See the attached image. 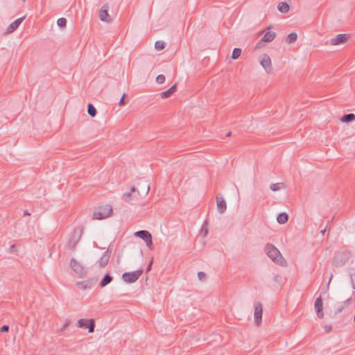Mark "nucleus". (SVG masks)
Returning <instances> with one entry per match:
<instances>
[{"instance_id":"1","label":"nucleus","mask_w":355,"mask_h":355,"mask_svg":"<svg viewBox=\"0 0 355 355\" xmlns=\"http://www.w3.org/2000/svg\"><path fill=\"white\" fill-rule=\"evenodd\" d=\"M354 263V257L349 251H338L336 252L333 261L335 266H343Z\"/></svg>"},{"instance_id":"49","label":"nucleus","mask_w":355,"mask_h":355,"mask_svg":"<svg viewBox=\"0 0 355 355\" xmlns=\"http://www.w3.org/2000/svg\"><path fill=\"white\" fill-rule=\"evenodd\" d=\"M153 265V261L151 260L147 266L150 267Z\"/></svg>"},{"instance_id":"23","label":"nucleus","mask_w":355,"mask_h":355,"mask_svg":"<svg viewBox=\"0 0 355 355\" xmlns=\"http://www.w3.org/2000/svg\"><path fill=\"white\" fill-rule=\"evenodd\" d=\"M137 193H133L130 191V192L126 193L123 196V199L124 201L127 202H130L131 200L137 198Z\"/></svg>"},{"instance_id":"40","label":"nucleus","mask_w":355,"mask_h":355,"mask_svg":"<svg viewBox=\"0 0 355 355\" xmlns=\"http://www.w3.org/2000/svg\"><path fill=\"white\" fill-rule=\"evenodd\" d=\"M125 96V94L123 93L122 97L121 98V99H120V101L119 102V106H123V105H125L126 104V103H125V101L124 100Z\"/></svg>"},{"instance_id":"13","label":"nucleus","mask_w":355,"mask_h":355,"mask_svg":"<svg viewBox=\"0 0 355 355\" xmlns=\"http://www.w3.org/2000/svg\"><path fill=\"white\" fill-rule=\"evenodd\" d=\"M349 36L345 33H340L337 35L335 37L331 38L330 40V44L333 46L339 45L343 44L347 41Z\"/></svg>"},{"instance_id":"26","label":"nucleus","mask_w":355,"mask_h":355,"mask_svg":"<svg viewBox=\"0 0 355 355\" xmlns=\"http://www.w3.org/2000/svg\"><path fill=\"white\" fill-rule=\"evenodd\" d=\"M297 35L295 32L291 33L288 35L286 38V42L287 43L291 44L295 42L297 40Z\"/></svg>"},{"instance_id":"41","label":"nucleus","mask_w":355,"mask_h":355,"mask_svg":"<svg viewBox=\"0 0 355 355\" xmlns=\"http://www.w3.org/2000/svg\"><path fill=\"white\" fill-rule=\"evenodd\" d=\"M9 326L8 325H3L0 329L1 333L8 332L9 331Z\"/></svg>"},{"instance_id":"47","label":"nucleus","mask_w":355,"mask_h":355,"mask_svg":"<svg viewBox=\"0 0 355 355\" xmlns=\"http://www.w3.org/2000/svg\"><path fill=\"white\" fill-rule=\"evenodd\" d=\"M24 216H30L31 214L28 212V210H25L24 212Z\"/></svg>"},{"instance_id":"19","label":"nucleus","mask_w":355,"mask_h":355,"mask_svg":"<svg viewBox=\"0 0 355 355\" xmlns=\"http://www.w3.org/2000/svg\"><path fill=\"white\" fill-rule=\"evenodd\" d=\"M176 90H177V85L174 84L166 91L160 93V96L162 98H167L170 97L174 92H175Z\"/></svg>"},{"instance_id":"16","label":"nucleus","mask_w":355,"mask_h":355,"mask_svg":"<svg viewBox=\"0 0 355 355\" xmlns=\"http://www.w3.org/2000/svg\"><path fill=\"white\" fill-rule=\"evenodd\" d=\"M24 18H25V17H19V18L17 19L16 20H15L13 22H12L9 25V26L7 28L5 33L9 34V33H12V32H14L19 27L20 24L24 19Z\"/></svg>"},{"instance_id":"24","label":"nucleus","mask_w":355,"mask_h":355,"mask_svg":"<svg viewBox=\"0 0 355 355\" xmlns=\"http://www.w3.org/2000/svg\"><path fill=\"white\" fill-rule=\"evenodd\" d=\"M288 220V215L286 212L280 213L277 216V221L279 224H284Z\"/></svg>"},{"instance_id":"2","label":"nucleus","mask_w":355,"mask_h":355,"mask_svg":"<svg viewBox=\"0 0 355 355\" xmlns=\"http://www.w3.org/2000/svg\"><path fill=\"white\" fill-rule=\"evenodd\" d=\"M83 229L80 227L75 228L70 234L69 241L67 243L66 250L70 252L75 250L77 243L79 242Z\"/></svg>"},{"instance_id":"43","label":"nucleus","mask_w":355,"mask_h":355,"mask_svg":"<svg viewBox=\"0 0 355 355\" xmlns=\"http://www.w3.org/2000/svg\"><path fill=\"white\" fill-rule=\"evenodd\" d=\"M17 251V246L15 245H12L10 247V252L11 253H14Z\"/></svg>"},{"instance_id":"11","label":"nucleus","mask_w":355,"mask_h":355,"mask_svg":"<svg viewBox=\"0 0 355 355\" xmlns=\"http://www.w3.org/2000/svg\"><path fill=\"white\" fill-rule=\"evenodd\" d=\"M109 6L107 4L103 5L99 11V19L102 21L110 22L112 17L108 14Z\"/></svg>"},{"instance_id":"22","label":"nucleus","mask_w":355,"mask_h":355,"mask_svg":"<svg viewBox=\"0 0 355 355\" xmlns=\"http://www.w3.org/2000/svg\"><path fill=\"white\" fill-rule=\"evenodd\" d=\"M112 279H113L112 277L110 274L107 273L101 279V281L100 282L99 286L101 288H103V287L106 286L107 284H109L112 281Z\"/></svg>"},{"instance_id":"3","label":"nucleus","mask_w":355,"mask_h":355,"mask_svg":"<svg viewBox=\"0 0 355 355\" xmlns=\"http://www.w3.org/2000/svg\"><path fill=\"white\" fill-rule=\"evenodd\" d=\"M264 251L268 257L270 258L274 262L277 264L282 263L283 257L279 250L272 244H266L264 248Z\"/></svg>"},{"instance_id":"14","label":"nucleus","mask_w":355,"mask_h":355,"mask_svg":"<svg viewBox=\"0 0 355 355\" xmlns=\"http://www.w3.org/2000/svg\"><path fill=\"white\" fill-rule=\"evenodd\" d=\"M262 313H263V308L262 304L260 302H257L254 305V320L257 324H259L261 318H262Z\"/></svg>"},{"instance_id":"28","label":"nucleus","mask_w":355,"mask_h":355,"mask_svg":"<svg viewBox=\"0 0 355 355\" xmlns=\"http://www.w3.org/2000/svg\"><path fill=\"white\" fill-rule=\"evenodd\" d=\"M87 112L92 116L94 117L96 115L97 111L95 107L92 103H89L87 105Z\"/></svg>"},{"instance_id":"51","label":"nucleus","mask_w":355,"mask_h":355,"mask_svg":"<svg viewBox=\"0 0 355 355\" xmlns=\"http://www.w3.org/2000/svg\"><path fill=\"white\" fill-rule=\"evenodd\" d=\"M232 132H228L227 134H226V137H228L231 135Z\"/></svg>"},{"instance_id":"5","label":"nucleus","mask_w":355,"mask_h":355,"mask_svg":"<svg viewBox=\"0 0 355 355\" xmlns=\"http://www.w3.org/2000/svg\"><path fill=\"white\" fill-rule=\"evenodd\" d=\"M112 213V207L110 205L98 207L94 212L93 219L102 220L109 217Z\"/></svg>"},{"instance_id":"8","label":"nucleus","mask_w":355,"mask_h":355,"mask_svg":"<svg viewBox=\"0 0 355 355\" xmlns=\"http://www.w3.org/2000/svg\"><path fill=\"white\" fill-rule=\"evenodd\" d=\"M76 326L79 328H87L89 333H93L95 329V321L94 319H80L76 323Z\"/></svg>"},{"instance_id":"37","label":"nucleus","mask_w":355,"mask_h":355,"mask_svg":"<svg viewBox=\"0 0 355 355\" xmlns=\"http://www.w3.org/2000/svg\"><path fill=\"white\" fill-rule=\"evenodd\" d=\"M165 80H166V78L164 75L162 74H160V75H158L157 77H156V82L158 83V84H162L165 82Z\"/></svg>"},{"instance_id":"45","label":"nucleus","mask_w":355,"mask_h":355,"mask_svg":"<svg viewBox=\"0 0 355 355\" xmlns=\"http://www.w3.org/2000/svg\"><path fill=\"white\" fill-rule=\"evenodd\" d=\"M331 329H332V327L330 325L329 326L327 325V326L324 327V330H325L326 332L330 331L331 330Z\"/></svg>"},{"instance_id":"31","label":"nucleus","mask_w":355,"mask_h":355,"mask_svg":"<svg viewBox=\"0 0 355 355\" xmlns=\"http://www.w3.org/2000/svg\"><path fill=\"white\" fill-rule=\"evenodd\" d=\"M241 54V49L240 48H234L232 53V58L236 60L239 58Z\"/></svg>"},{"instance_id":"4","label":"nucleus","mask_w":355,"mask_h":355,"mask_svg":"<svg viewBox=\"0 0 355 355\" xmlns=\"http://www.w3.org/2000/svg\"><path fill=\"white\" fill-rule=\"evenodd\" d=\"M149 190L150 184L148 181L144 178L139 180L137 187H132L131 188V191L137 193V196L139 197L146 196L148 193Z\"/></svg>"},{"instance_id":"18","label":"nucleus","mask_w":355,"mask_h":355,"mask_svg":"<svg viewBox=\"0 0 355 355\" xmlns=\"http://www.w3.org/2000/svg\"><path fill=\"white\" fill-rule=\"evenodd\" d=\"M110 258V252L107 250L104 252L103 254L99 260V266H106L108 264Z\"/></svg>"},{"instance_id":"9","label":"nucleus","mask_w":355,"mask_h":355,"mask_svg":"<svg viewBox=\"0 0 355 355\" xmlns=\"http://www.w3.org/2000/svg\"><path fill=\"white\" fill-rule=\"evenodd\" d=\"M98 278L92 277L89 279L83 282H78L76 284V286L82 290H86L88 288H92L97 282Z\"/></svg>"},{"instance_id":"10","label":"nucleus","mask_w":355,"mask_h":355,"mask_svg":"<svg viewBox=\"0 0 355 355\" xmlns=\"http://www.w3.org/2000/svg\"><path fill=\"white\" fill-rule=\"evenodd\" d=\"M260 64L267 73L272 71V62L270 56L268 54H263L260 58Z\"/></svg>"},{"instance_id":"46","label":"nucleus","mask_w":355,"mask_h":355,"mask_svg":"<svg viewBox=\"0 0 355 355\" xmlns=\"http://www.w3.org/2000/svg\"><path fill=\"white\" fill-rule=\"evenodd\" d=\"M121 257H122V254H119L118 256H117L116 262H117L118 264L120 263V259H121Z\"/></svg>"},{"instance_id":"21","label":"nucleus","mask_w":355,"mask_h":355,"mask_svg":"<svg viewBox=\"0 0 355 355\" xmlns=\"http://www.w3.org/2000/svg\"><path fill=\"white\" fill-rule=\"evenodd\" d=\"M290 6L286 2H280L277 5V10L279 12L286 14L289 11Z\"/></svg>"},{"instance_id":"52","label":"nucleus","mask_w":355,"mask_h":355,"mask_svg":"<svg viewBox=\"0 0 355 355\" xmlns=\"http://www.w3.org/2000/svg\"><path fill=\"white\" fill-rule=\"evenodd\" d=\"M150 269H151V268L148 267V268H147V272H148V271H149Z\"/></svg>"},{"instance_id":"32","label":"nucleus","mask_w":355,"mask_h":355,"mask_svg":"<svg viewBox=\"0 0 355 355\" xmlns=\"http://www.w3.org/2000/svg\"><path fill=\"white\" fill-rule=\"evenodd\" d=\"M165 46H166L165 42L164 41H162V40H158L155 44V48L157 51L163 50L165 48Z\"/></svg>"},{"instance_id":"6","label":"nucleus","mask_w":355,"mask_h":355,"mask_svg":"<svg viewBox=\"0 0 355 355\" xmlns=\"http://www.w3.org/2000/svg\"><path fill=\"white\" fill-rule=\"evenodd\" d=\"M142 270H137L133 272H124L122 275V279L126 283L132 284L137 281L142 275Z\"/></svg>"},{"instance_id":"7","label":"nucleus","mask_w":355,"mask_h":355,"mask_svg":"<svg viewBox=\"0 0 355 355\" xmlns=\"http://www.w3.org/2000/svg\"><path fill=\"white\" fill-rule=\"evenodd\" d=\"M135 236L144 240L149 248H152L153 239L151 234L147 230H139L134 233Z\"/></svg>"},{"instance_id":"53","label":"nucleus","mask_w":355,"mask_h":355,"mask_svg":"<svg viewBox=\"0 0 355 355\" xmlns=\"http://www.w3.org/2000/svg\"><path fill=\"white\" fill-rule=\"evenodd\" d=\"M22 1H23V2H25L26 0H22Z\"/></svg>"},{"instance_id":"44","label":"nucleus","mask_w":355,"mask_h":355,"mask_svg":"<svg viewBox=\"0 0 355 355\" xmlns=\"http://www.w3.org/2000/svg\"><path fill=\"white\" fill-rule=\"evenodd\" d=\"M263 42H263V41H262V39H261V40H259V41L257 43V44H256V47H255V48H256V49H259V48H261V47L262 46V45H263Z\"/></svg>"},{"instance_id":"20","label":"nucleus","mask_w":355,"mask_h":355,"mask_svg":"<svg viewBox=\"0 0 355 355\" xmlns=\"http://www.w3.org/2000/svg\"><path fill=\"white\" fill-rule=\"evenodd\" d=\"M276 36V33L273 31L266 32L262 37V41L265 42H272Z\"/></svg>"},{"instance_id":"29","label":"nucleus","mask_w":355,"mask_h":355,"mask_svg":"<svg viewBox=\"0 0 355 355\" xmlns=\"http://www.w3.org/2000/svg\"><path fill=\"white\" fill-rule=\"evenodd\" d=\"M73 269V271L78 274L79 277H84L86 275V271L85 270V268H72Z\"/></svg>"},{"instance_id":"30","label":"nucleus","mask_w":355,"mask_h":355,"mask_svg":"<svg viewBox=\"0 0 355 355\" xmlns=\"http://www.w3.org/2000/svg\"><path fill=\"white\" fill-rule=\"evenodd\" d=\"M334 277V274L332 272H331L328 277V283L327 284V286H324L322 288V293L323 295L326 294L327 293V291H329V284L332 279Z\"/></svg>"},{"instance_id":"36","label":"nucleus","mask_w":355,"mask_h":355,"mask_svg":"<svg viewBox=\"0 0 355 355\" xmlns=\"http://www.w3.org/2000/svg\"><path fill=\"white\" fill-rule=\"evenodd\" d=\"M206 225L207 223H205L200 230V234L202 235V238H205L208 234V228L206 227Z\"/></svg>"},{"instance_id":"35","label":"nucleus","mask_w":355,"mask_h":355,"mask_svg":"<svg viewBox=\"0 0 355 355\" xmlns=\"http://www.w3.org/2000/svg\"><path fill=\"white\" fill-rule=\"evenodd\" d=\"M57 24L60 28H65L67 26V19L64 17L59 18L57 20Z\"/></svg>"},{"instance_id":"38","label":"nucleus","mask_w":355,"mask_h":355,"mask_svg":"<svg viewBox=\"0 0 355 355\" xmlns=\"http://www.w3.org/2000/svg\"><path fill=\"white\" fill-rule=\"evenodd\" d=\"M198 277L200 281H205L206 274L204 272L200 271L198 272Z\"/></svg>"},{"instance_id":"17","label":"nucleus","mask_w":355,"mask_h":355,"mask_svg":"<svg viewBox=\"0 0 355 355\" xmlns=\"http://www.w3.org/2000/svg\"><path fill=\"white\" fill-rule=\"evenodd\" d=\"M352 297L348 298L343 302H342L336 308V309L334 311V315H338L344 309H345L351 303H352Z\"/></svg>"},{"instance_id":"27","label":"nucleus","mask_w":355,"mask_h":355,"mask_svg":"<svg viewBox=\"0 0 355 355\" xmlns=\"http://www.w3.org/2000/svg\"><path fill=\"white\" fill-rule=\"evenodd\" d=\"M351 284L353 289H355V268H351L349 270Z\"/></svg>"},{"instance_id":"48","label":"nucleus","mask_w":355,"mask_h":355,"mask_svg":"<svg viewBox=\"0 0 355 355\" xmlns=\"http://www.w3.org/2000/svg\"><path fill=\"white\" fill-rule=\"evenodd\" d=\"M325 232H326V229L321 230V231H320V233H321L322 235H324V233H325Z\"/></svg>"},{"instance_id":"42","label":"nucleus","mask_w":355,"mask_h":355,"mask_svg":"<svg viewBox=\"0 0 355 355\" xmlns=\"http://www.w3.org/2000/svg\"><path fill=\"white\" fill-rule=\"evenodd\" d=\"M78 263L76 261L75 259L72 258L70 261L69 266H78Z\"/></svg>"},{"instance_id":"50","label":"nucleus","mask_w":355,"mask_h":355,"mask_svg":"<svg viewBox=\"0 0 355 355\" xmlns=\"http://www.w3.org/2000/svg\"><path fill=\"white\" fill-rule=\"evenodd\" d=\"M327 275V271H325L324 273H323V279L326 278V276Z\"/></svg>"},{"instance_id":"12","label":"nucleus","mask_w":355,"mask_h":355,"mask_svg":"<svg viewBox=\"0 0 355 355\" xmlns=\"http://www.w3.org/2000/svg\"><path fill=\"white\" fill-rule=\"evenodd\" d=\"M314 307L317 316L319 318H322L324 317V312L322 309V299L321 296H319L315 299Z\"/></svg>"},{"instance_id":"34","label":"nucleus","mask_w":355,"mask_h":355,"mask_svg":"<svg viewBox=\"0 0 355 355\" xmlns=\"http://www.w3.org/2000/svg\"><path fill=\"white\" fill-rule=\"evenodd\" d=\"M283 186V183H273L270 185V188L272 191H277L280 190Z\"/></svg>"},{"instance_id":"25","label":"nucleus","mask_w":355,"mask_h":355,"mask_svg":"<svg viewBox=\"0 0 355 355\" xmlns=\"http://www.w3.org/2000/svg\"><path fill=\"white\" fill-rule=\"evenodd\" d=\"M355 121V114L353 113L344 114L341 117V121L344 123H350Z\"/></svg>"},{"instance_id":"33","label":"nucleus","mask_w":355,"mask_h":355,"mask_svg":"<svg viewBox=\"0 0 355 355\" xmlns=\"http://www.w3.org/2000/svg\"><path fill=\"white\" fill-rule=\"evenodd\" d=\"M273 282L277 285H280L284 283V278L279 275H275L273 277Z\"/></svg>"},{"instance_id":"15","label":"nucleus","mask_w":355,"mask_h":355,"mask_svg":"<svg viewBox=\"0 0 355 355\" xmlns=\"http://www.w3.org/2000/svg\"><path fill=\"white\" fill-rule=\"evenodd\" d=\"M216 200L218 211L221 214L224 213L227 209V205L224 198L220 194H219L216 196Z\"/></svg>"},{"instance_id":"39","label":"nucleus","mask_w":355,"mask_h":355,"mask_svg":"<svg viewBox=\"0 0 355 355\" xmlns=\"http://www.w3.org/2000/svg\"><path fill=\"white\" fill-rule=\"evenodd\" d=\"M71 324V321L69 319H67L62 325V327L61 329V331H63L65 329H67Z\"/></svg>"}]
</instances>
